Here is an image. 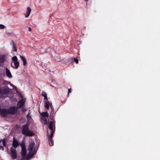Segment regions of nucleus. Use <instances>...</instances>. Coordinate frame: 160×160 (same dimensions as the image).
<instances>
[{"mask_svg": "<svg viewBox=\"0 0 160 160\" xmlns=\"http://www.w3.org/2000/svg\"><path fill=\"white\" fill-rule=\"evenodd\" d=\"M19 144L18 142L14 138H13V143L12 145L13 147L14 148H16L18 147V145Z\"/></svg>", "mask_w": 160, "mask_h": 160, "instance_id": "obj_12", "label": "nucleus"}, {"mask_svg": "<svg viewBox=\"0 0 160 160\" xmlns=\"http://www.w3.org/2000/svg\"><path fill=\"white\" fill-rule=\"evenodd\" d=\"M5 26L2 24H0V29H3L5 28Z\"/></svg>", "mask_w": 160, "mask_h": 160, "instance_id": "obj_24", "label": "nucleus"}, {"mask_svg": "<svg viewBox=\"0 0 160 160\" xmlns=\"http://www.w3.org/2000/svg\"><path fill=\"white\" fill-rule=\"evenodd\" d=\"M41 122L44 124H47V120L44 117H42V118Z\"/></svg>", "mask_w": 160, "mask_h": 160, "instance_id": "obj_16", "label": "nucleus"}, {"mask_svg": "<svg viewBox=\"0 0 160 160\" xmlns=\"http://www.w3.org/2000/svg\"><path fill=\"white\" fill-rule=\"evenodd\" d=\"M6 70L7 76L9 78H11L12 76L10 70L7 68H6Z\"/></svg>", "mask_w": 160, "mask_h": 160, "instance_id": "obj_13", "label": "nucleus"}, {"mask_svg": "<svg viewBox=\"0 0 160 160\" xmlns=\"http://www.w3.org/2000/svg\"><path fill=\"white\" fill-rule=\"evenodd\" d=\"M11 44L12 46V49L13 51L16 52L17 51V49L16 46L15 44L13 41H11Z\"/></svg>", "mask_w": 160, "mask_h": 160, "instance_id": "obj_15", "label": "nucleus"}, {"mask_svg": "<svg viewBox=\"0 0 160 160\" xmlns=\"http://www.w3.org/2000/svg\"><path fill=\"white\" fill-rule=\"evenodd\" d=\"M42 115L43 117H49L48 114L47 112H42Z\"/></svg>", "mask_w": 160, "mask_h": 160, "instance_id": "obj_19", "label": "nucleus"}, {"mask_svg": "<svg viewBox=\"0 0 160 160\" xmlns=\"http://www.w3.org/2000/svg\"><path fill=\"white\" fill-rule=\"evenodd\" d=\"M49 128L51 130V133L48 139H52L53 134L55 131V122L53 120L51 119L49 122Z\"/></svg>", "mask_w": 160, "mask_h": 160, "instance_id": "obj_3", "label": "nucleus"}, {"mask_svg": "<svg viewBox=\"0 0 160 160\" xmlns=\"http://www.w3.org/2000/svg\"><path fill=\"white\" fill-rule=\"evenodd\" d=\"M73 59H74V61L77 64H78V60L77 58H74Z\"/></svg>", "mask_w": 160, "mask_h": 160, "instance_id": "obj_25", "label": "nucleus"}, {"mask_svg": "<svg viewBox=\"0 0 160 160\" xmlns=\"http://www.w3.org/2000/svg\"><path fill=\"white\" fill-rule=\"evenodd\" d=\"M10 152L11 157L13 159H15L16 158L17 155L16 149L13 147H12L10 149Z\"/></svg>", "mask_w": 160, "mask_h": 160, "instance_id": "obj_6", "label": "nucleus"}, {"mask_svg": "<svg viewBox=\"0 0 160 160\" xmlns=\"http://www.w3.org/2000/svg\"><path fill=\"white\" fill-rule=\"evenodd\" d=\"M20 146L22 148L21 154L22 157H24L26 155V150L24 142H22L20 144Z\"/></svg>", "mask_w": 160, "mask_h": 160, "instance_id": "obj_5", "label": "nucleus"}, {"mask_svg": "<svg viewBox=\"0 0 160 160\" xmlns=\"http://www.w3.org/2000/svg\"><path fill=\"white\" fill-rule=\"evenodd\" d=\"M27 118L29 121L32 119V118L30 116V114L29 113L28 114L27 116Z\"/></svg>", "mask_w": 160, "mask_h": 160, "instance_id": "obj_22", "label": "nucleus"}, {"mask_svg": "<svg viewBox=\"0 0 160 160\" xmlns=\"http://www.w3.org/2000/svg\"><path fill=\"white\" fill-rule=\"evenodd\" d=\"M5 59V56H2L0 58V62H3Z\"/></svg>", "mask_w": 160, "mask_h": 160, "instance_id": "obj_18", "label": "nucleus"}, {"mask_svg": "<svg viewBox=\"0 0 160 160\" xmlns=\"http://www.w3.org/2000/svg\"><path fill=\"white\" fill-rule=\"evenodd\" d=\"M71 92V89H68V93L67 94V96L68 97L69 96V93H70Z\"/></svg>", "mask_w": 160, "mask_h": 160, "instance_id": "obj_26", "label": "nucleus"}, {"mask_svg": "<svg viewBox=\"0 0 160 160\" xmlns=\"http://www.w3.org/2000/svg\"><path fill=\"white\" fill-rule=\"evenodd\" d=\"M42 95L44 97V99L45 100H48L46 93L44 92H42Z\"/></svg>", "mask_w": 160, "mask_h": 160, "instance_id": "obj_17", "label": "nucleus"}, {"mask_svg": "<svg viewBox=\"0 0 160 160\" xmlns=\"http://www.w3.org/2000/svg\"><path fill=\"white\" fill-rule=\"evenodd\" d=\"M25 101V98H23L22 99L20 100L17 103V108H19L22 107L24 104Z\"/></svg>", "mask_w": 160, "mask_h": 160, "instance_id": "obj_7", "label": "nucleus"}, {"mask_svg": "<svg viewBox=\"0 0 160 160\" xmlns=\"http://www.w3.org/2000/svg\"><path fill=\"white\" fill-rule=\"evenodd\" d=\"M34 146L35 143L34 142H32L30 143L28 147V150L29 151V152L26 157V158L27 160H28L30 159L36 153V150L34 148Z\"/></svg>", "mask_w": 160, "mask_h": 160, "instance_id": "obj_1", "label": "nucleus"}, {"mask_svg": "<svg viewBox=\"0 0 160 160\" xmlns=\"http://www.w3.org/2000/svg\"><path fill=\"white\" fill-rule=\"evenodd\" d=\"M12 59L13 61L16 62V61H17V60L18 58L16 56H14L12 58Z\"/></svg>", "mask_w": 160, "mask_h": 160, "instance_id": "obj_21", "label": "nucleus"}, {"mask_svg": "<svg viewBox=\"0 0 160 160\" xmlns=\"http://www.w3.org/2000/svg\"><path fill=\"white\" fill-rule=\"evenodd\" d=\"M8 92L7 90L2 89L0 90V97H5L7 95Z\"/></svg>", "mask_w": 160, "mask_h": 160, "instance_id": "obj_9", "label": "nucleus"}, {"mask_svg": "<svg viewBox=\"0 0 160 160\" xmlns=\"http://www.w3.org/2000/svg\"><path fill=\"white\" fill-rule=\"evenodd\" d=\"M20 57L23 62V65L25 66L27 64V61L25 58L22 56L20 55Z\"/></svg>", "mask_w": 160, "mask_h": 160, "instance_id": "obj_14", "label": "nucleus"}, {"mask_svg": "<svg viewBox=\"0 0 160 160\" xmlns=\"http://www.w3.org/2000/svg\"><path fill=\"white\" fill-rule=\"evenodd\" d=\"M49 143L50 146H52L53 145V141L52 139H50L49 138Z\"/></svg>", "mask_w": 160, "mask_h": 160, "instance_id": "obj_20", "label": "nucleus"}, {"mask_svg": "<svg viewBox=\"0 0 160 160\" xmlns=\"http://www.w3.org/2000/svg\"><path fill=\"white\" fill-rule=\"evenodd\" d=\"M2 143H0V146H2L1 145H2Z\"/></svg>", "mask_w": 160, "mask_h": 160, "instance_id": "obj_29", "label": "nucleus"}, {"mask_svg": "<svg viewBox=\"0 0 160 160\" xmlns=\"http://www.w3.org/2000/svg\"><path fill=\"white\" fill-rule=\"evenodd\" d=\"M8 113L11 114H15L17 112V109L15 107H12L8 110Z\"/></svg>", "mask_w": 160, "mask_h": 160, "instance_id": "obj_8", "label": "nucleus"}, {"mask_svg": "<svg viewBox=\"0 0 160 160\" xmlns=\"http://www.w3.org/2000/svg\"><path fill=\"white\" fill-rule=\"evenodd\" d=\"M42 67L43 69V71H46L47 68L46 66L45 65H42Z\"/></svg>", "mask_w": 160, "mask_h": 160, "instance_id": "obj_23", "label": "nucleus"}, {"mask_svg": "<svg viewBox=\"0 0 160 160\" xmlns=\"http://www.w3.org/2000/svg\"><path fill=\"white\" fill-rule=\"evenodd\" d=\"M28 29L30 32H31L32 31V29L30 27H29Z\"/></svg>", "mask_w": 160, "mask_h": 160, "instance_id": "obj_28", "label": "nucleus"}, {"mask_svg": "<svg viewBox=\"0 0 160 160\" xmlns=\"http://www.w3.org/2000/svg\"><path fill=\"white\" fill-rule=\"evenodd\" d=\"M22 133L27 136H32L34 135V133L29 130L28 126L27 124L23 126Z\"/></svg>", "mask_w": 160, "mask_h": 160, "instance_id": "obj_2", "label": "nucleus"}, {"mask_svg": "<svg viewBox=\"0 0 160 160\" xmlns=\"http://www.w3.org/2000/svg\"><path fill=\"white\" fill-rule=\"evenodd\" d=\"M85 1H87L88 0H85Z\"/></svg>", "mask_w": 160, "mask_h": 160, "instance_id": "obj_30", "label": "nucleus"}, {"mask_svg": "<svg viewBox=\"0 0 160 160\" xmlns=\"http://www.w3.org/2000/svg\"><path fill=\"white\" fill-rule=\"evenodd\" d=\"M45 107L48 110L49 109L50 107L51 109V111L50 113L51 115L52 116L54 112V109L52 103L48 101V100L45 101Z\"/></svg>", "mask_w": 160, "mask_h": 160, "instance_id": "obj_4", "label": "nucleus"}, {"mask_svg": "<svg viewBox=\"0 0 160 160\" xmlns=\"http://www.w3.org/2000/svg\"><path fill=\"white\" fill-rule=\"evenodd\" d=\"M11 34V32H7L6 35L8 36Z\"/></svg>", "mask_w": 160, "mask_h": 160, "instance_id": "obj_27", "label": "nucleus"}, {"mask_svg": "<svg viewBox=\"0 0 160 160\" xmlns=\"http://www.w3.org/2000/svg\"><path fill=\"white\" fill-rule=\"evenodd\" d=\"M19 65V63L18 61L12 62L11 63V65L12 67L15 69H17L18 68Z\"/></svg>", "mask_w": 160, "mask_h": 160, "instance_id": "obj_10", "label": "nucleus"}, {"mask_svg": "<svg viewBox=\"0 0 160 160\" xmlns=\"http://www.w3.org/2000/svg\"><path fill=\"white\" fill-rule=\"evenodd\" d=\"M31 9L29 7H28L27 8L26 11V14L25 15L26 18H28L30 14L31 13Z\"/></svg>", "mask_w": 160, "mask_h": 160, "instance_id": "obj_11", "label": "nucleus"}]
</instances>
